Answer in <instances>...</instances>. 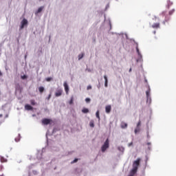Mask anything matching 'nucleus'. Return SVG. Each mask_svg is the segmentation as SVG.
Wrapping results in <instances>:
<instances>
[{"label":"nucleus","mask_w":176,"mask_h":176,"mask_svg":"<svg viewBox=\"0 0 176 176\" xmlns=\"http://www.w3.org/2000/svg\"><path fill=\"white\" fill-rule=\"evenodd\" d=\"M109 148V139H107L104 144L101 147L102 152H105Z\"/></svg>","instance_id":"f257e3e1"},{"label":"nucleus","mask_w":176,"mask_h":176,"mask_svg":"<svg viewBox=\"0 0 176 176\" xmlns=\"http://www.w3.org/2000/svg\"><path fill=\"white\" fill-rule=\"evenodd\" d=\"M141 162V158H138L133 163V167L138 169V166H140V163Z\"/></svg>","instance_id":"f03ea898"},{"label":"nucleus","mask_w":176,"mask_h":176,"mask_svg":"<svg viewBox=\"0 0 176 176\" xmlns=\"http://www.w3.org/2000/svg\"><path fill=\"white\" fill-rule=\"evenodd\" d=\"M21 27H20V30H23V28H24V27H25V25H27V24H28V21L25 19H23L22 20V21L21 22Z\"/></svg>","instance_id":"7ed1b4c3"},{"label":"nucleus","mask_w":176,"mask_h":176,"mask_svg":"<svg viewBox=\"0 0 176 176\" xmlns=\"http://www.w3.org/2000/svg\"><path fill=\"white\" fill-rule=\"evenodd\" d=\"M41 122H42L43 124L47 125V124H50L52 120L48 119V118H44L42 120Z\"/></svg>","instance_id":"20e7f679"},{"label":"nucleus","mask_w":176,"mask_h":176,"mask_svg":"<svg viewBox=\"0 0 176 176\" xmlns=\"http://www.w3.org/2000/svg\"><path fill=\"white\" fill-rule=\"evenodd\" d=\"M63 86L65 87V91L66 94H68V93L69 91V87L68 86V83H67V82H65L63 83Z\"/></svg>","instance_id":"39448f33"},{"label":"nucleus","mask_w":176,"mask_h":176,"mask_svg":"<svg viewBox=\"0 0 176 176\" xmlns=\"http://www.w3.org/2000/svg\"><path fill=\"white\" fill-rule=\"evenodd\" d=\"M111 109H112V107H111V105H107L105 107V112H106V113H111Z\"/></svg>","instance_id":"423d86ee"},{"label":"nucleus","mask_w":176,"mask_h":176,"mask_svg":"<svg viewBox=\"0 0 176 176\" xmlns=\"http://www.w3.org/2000/svg\"><path fill=\"white\" fill-rule=\"evenodd\" d=\"M63 94V89H58L55 93L56 97H60V96H62Z\"/></svg>","instance_id":"0eeeda50"},{"label":"nucleus","mask_w":176,"mask_h":176,"mask_svg":"<svg viewBox=\"0 0 176 176\" xmlns=\"http://www.w3.org/2000/svg\"><path fill=\"white\" fill-rule=\"evenodd\" d=\"M138 170V169L137 168L133 167V168L131 169V170L130 172V174L134 176L137 173Z\"/></svg>","instance_id":"6e6552de"},{"label":"nucleus","mask_w":176,"mask_h":176,"mask_svg":"<svg viewBox=\"0 0 176 176\" xmlns=\"http://www.w3.org/2000/svg\"><path fill=\"white\" fill-rule=\"evenodd\" d=\"M25 109H26V111H32L33 108L30 104H25Z\"/></svg>","instance_id":"1a4fd4ad"},{"label":"nucleus","mask_w":176,"mask_h":176,"mask_svg":"<svg viewBox=\"0 0 176 176\" xmlns=\"http://www.w3.org/2000/svg\"><path fill=\"white\" fill-rule=\"evenodd\" d=\"M153 28H160V23H157L152 25Z\"/></svg>","instance_id":"9d476101"},{"label":"nucleus","mask_w":176,"mask_h":176,"mask_svg":"<svg viewBox=\"0 0 176 176\" xmlns=\"http://www.w3.org/2000/svg\"><path fill=\"white\" fill-rule=\"evenodd\" d=\"M104 86L106 87H108V78L107 77V76H104Z\"/></svg>","instance_id":"9b49d317"},{"label":"nucleus","mask_w":176,"mask_h":176,"mask_svg":"<svg viewBox=\"0 0 176 176\" xmlns=\"http://www.w3.org/2000/svg\"><path fill=\"white\" fill-rule=\"evenodd\" d=\"M126 127H127V123L126 122L121 123V129H126Z\"/></svg>","instance_id":"f8f14e48"},{"label":"nucleus","mask_w":176,"mask_h":176,"mask_svg":"<svg viewBox=\"0 0 176 176\" xmlns=\"http://www.w3.org/2000/svg\"><path fill=\"white\" fill-rule=\"evenodd\" d=\"M38 91H39V92L40 93H43V91H45V87H38Z\"/></svg>","instance_id":"ddd939ff"},{"label":"nucleus","mask_w":176,"mask_h":176,"mask_svg":"<svg viewBox=\"0 0 176 176\" xmlns=\"http://www.w3.org/2000/svg\"><path fill=\"white\" fill-rule=\"evenodd\" d=\"M82 112V113H89V109L83 108Z\"/></svg>","instance_id":"4468645a"},{"label":"nucleus","mask_w":176,"mask_h":176,"mask_svg":"<svg viewBox=\"0 0 176 176\" xmlns=\"http://www.w3.org/2000/svg\"><path fill=\"white\" fill-rule=\"evenodd\" d=\"M167 3H168V9H170V7L173 5V2L168 0Z\"/></svg>","instance_id":"2eb2a0df"},{"label":"nucleus","mask_w":176,"mask_h":176,"mask_svg":"<svg viewBox=\"0 0 176 176\" xmlns=\"http://www.w3.org/2000/svg\"><path fill=\"white\" fill-rule=\"evenodd\" d=\"M150 94H151V90L148 89V91H146V96L147 98H149Z\"/></svg>","instance_id":"dca6fc26"},{"label":"nucleus","mask_w":176,"mask_h":176,"mask_svg":"<svg viewBox=\"0 0 176 176\" xmlns=\"http://www.w3.org/2000/svg\"><path fill=\"white\" fill-rule=\"evenodd\" d=\"M83 56H85V54L82 53L78 55V60H82L83 58Z\"/></svg>","instance_id":"f3484780"},{"label":"nucleus","mask_w":176,"mask_h":176,"mask_svg":"<svg viewBox=\"0 0 176 176\" xmlns=\"http://www.w3.org/2000/svg\"><path fill=\"white\" fill-rule=\"evenodd\" d=\"M69 105H72L74 104V96H72L71 100L69 102Z\"/></svg>","instance_id":"a211bd4d"},{"label":"nucleus","mask_w":176,"mask_h":176,"mask_svg":"<svg viewBox=\"0 0 176 176\" xmlns=\"http://www.w3.org/2000/svg\"><path fill=\"white\" fill-rule=\"evenodd\" d=\"M140 127H136V129H135V134H137V133H140Z\"/></svg>","instance_id":"6ab92c4d"},{"label":"nucleus","mask_w":176,"mask_h":176,"mask_svg":"<svg viewBox=\"0 0 176 176\" xmlns=\"http://www.w3.org/2000/svg\"><path fill=\"white\" fill-rule=\"evenodd\" d=\"M30 104H31V105H36V102H35V100H30Z\"/></svg>","instance_id":"aec40b11"},{"label":"nucleus","mask_w":176,"mask_h":176,"mask_svg":"<svg viewBox=\"0 0 176 176\" xmlns=\"http://www.w3.org/2000/svg\"><path fill=\"white\" fill-rule=\"evenodd\" d=\"M42 10H43V7H40L37 10V13H41Z\"/></svg>","instance_id":"412c9836"},{"label":"nucleus","mask_w":176,"mask_h":176,"mask_svg":"<svg viewBox=\"0 0 176 176\" xmlns=\"http://www.w3.org/2000/svg\"><path fill=\"white\" fill-rule=\"evenodd\" d=\"M89 126H90V127H94V121H90Z\"/></svg>","instance_id":"4be33fe9"},{"label":"nucleus","mask_w":176,"mask_h":176,"mask_svg":"<svg viewBox=\"0 0 176 176\" xmlns=\"http://www.w3.org/2000/svg\"><path fill=\"white\" fill-rule=\"evenodd\" d=\"M45 80H46L47 82H50L51 80H53V78H51V77H48V78H47L45 79Z\"/></svg>","instance_id":"5701e85b"},{"label":"nucleus","mask_w":176,"mask_h":176,"mask_svg":"<svg viewBox=\"0 0 176 176\" xmlns=\"http://www.w3.org/2000/svg\"><path fill=\"white\" fill-rule=\"evenodd\" d=\"M96 118H98V119H99V120H100V111H98L96 112Z\"/></svg>","instance_id":"b1692460"},{"label":"nucleus","mask_w":176,"mask_h":176,"mask_svg":"<svg viewBox=\"0 0 176 176\" xmlns=\"http://www.w3.org/2000/svg\"><path fill=\"white\" fill-rule=\"evenodd\" d=\"M174 12H175V10H174V9L169 11V16H171V14H173V13H174Z\"/></svg>","instance_id":"393cba45"},{"label":"nucleus","mask_w":176,"mask_h":176,"mask_svg":"<svg viewBox=\"0 0 176 176\" xmlns=\"http://www.w3.org/2000/svg\"><path fill=\"white\" fill-rule=\"evenodd\" d=\"M136 52L140 56V49H138V46L136 47Z\"/></svg>","instance_id":"a878e982"},{"label":"nucleus","mask_w":176,"mask_h":176,"mask_svg":"<svg viewBox=\"0 0 176 176\" xmlns=\"http://www.w3.org/2000/svg\"><path fill=\"white\" fill-rule=\"evenodd\" d=\"M21 79H27V76L26 75H23V76H21Z\"/></svg>","instance_id":"bb28decb"},{"label":"nucleus","mask_w":176,"mask_h":176,"mask_svg":"<svg viewBox=\"0 0 176 176\" xmlns=\"http://www.w3.org/2000/svg\"><path fill=\"white\" fill-rule=\"evenodd\" d=\"M78 162V158L74 159L73 162H72V164H74V163H76Z\"/></svg>","instance_id":"cd10ccee"},{"label":"nucleus","mask_w":176,"mask_h":176,"mask_svg":"<svg viewBox=\"0 0 176 176\" xmlns=\"http://www.w3.org/2000/svg\"><path fill=\"white\" fill-rule=\"evenodd\" d=\"M85 101H86V102H90L91 100H90L89 98H87L85 99Z\"/></svg>","instance_id":"c85d7f7f"},{"label":"nucleus","mask_w":176,"mask_h":176,"mask_svg":"<svg viewBox=\"0 0 176 176\" xmlns=\"http://www.w3.org/2000/svg\"><path fill=\"white\" fill-rule=\"evenodd\" d=\"M141 126V120H140L137 124V127H140Z\"/></svg>","instance_id":"c756f323"},{"label":"nucleus","mask_w":176,"mask_h":176,"mask_svg":"<svg viewBox=\"0 0 176 176\" xmlns=\"http://www.w3.org/2000/svg\"><path fill=\"white\" fill-rule=\"evenodd\" d=\"M52 98V94H50L48 97L47 98V100H50Z\"/></svg>","instance_id":"7c9ffc66"},{"label":"nucleus","mask_w":176,"mask_h":176,"mask_svg":"<svg viewBox=\"0 0 176 176\" xmlns=\"http://www.w3.org/2000/svg\"><path fill=\"white\" fill-rule=\"evenodd\" d=\"M90 89H91V85H89V86L87 87V90H90Z\"/></svg>","instance_id":"2f4dec72"},{"label":"nucleus","mask_w":176,"mask_h":176,"mask_svg":"<svg viewBox=\"0 0 176 176\" xmlns=\"http://www.w3.org/2000/svg\"><path fill=\"white\" fill-rule=\"evenodd\" d=\"M169 19H165V21H164V24H166V21H168Z\"/></svg>","instance_id":"473e14b6"},{"label":"nucleus","mask_w":176,"mask_h":176,"mask_svg":"<svg viewBox=\"0 0 176 176\" xmlns=\"http://www.w3.org/2000/svg\"><path fill=\"white\" fill-rule=\"evenodd\" d=\"M131 145H133V142L129 144V146H131Z\"/></svg>","instance_id":"72a5a7b5"},{"label":"nucleus","mask_w":176,"mask_h":176,"mask_svg":"<svg viewBox=\"0 0 176 176\" xmlns=\"http://www.w3.org/2000/svg\"><path fill=\"white\" fill-rule=\"evenodd\" d=\"M0 76H2V72L0 71Z\"/></svg>","instance_id":"f704fd0d"},{"label":"nucleus","mask_w":176,"mask_h":176,"mask_svg":"<svg viewBox=\"0 0 176 176\" xmlns=\"http://www.w3.org/2000/svg\"><path fill=\"white\" fill-rule=\"evenodd\" d=\"M147 145H151V142H148V143H147Z\"/></svg>","instance_id":"c9c22d12"},{"label":"nucleus","mask_w":176,"mask_h":176,"mask_svg":"<svg viewBox=\"0 0 176 176\" xmlns=\"http://www.w3.org/2000/svg\"><path fill=\"white\" fill-rule=\"evenodd\" d=\"M128 176H134L133 175H131V173Z\"/></svg>","instance_id":"e433bc0d"},{"label":"nucleus","mask_w":176,"mask_h":176,"mask_svg":"<svg viewBox=\"0 0 176 176\" xmlns=\"http://www.w3.org/2000/svg\"><path fill=\"white\" fill-rule=\"evenodd\" d=\"M129 72H131V68L129 69Z\"/></svg>","instance_id":"4c0bfd02"},{"label":"nucleus","mask_w":176,"mask_h":176,"mask_svg":"<svg viewBox=\"0 0 176 176\" xmlns=\"http://www.w3.org/2000/svg\"><path fill=\"white\" fill-rule=\"evenodd\" d=\"M3 115L2 114H0V118H2Z\"/></svg>","instance_id":"58836bf2"},{"label":"nucleus","mask_w":176,"mask_h":176,"mask_svg":"<svg viewBox=\"0 0 176 176\" xmlns=\"http://www.w3.org/2000/svg\"><path fill=\"white\" fill-rule=\"evenodd\" d=\"M0 176H5L4 175H0Z\"/></svg>","instance_id":"ea45409f"}]
</instances>
